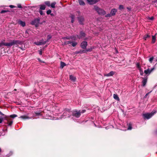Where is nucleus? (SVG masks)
<instances>
[{
    "label": "nucleus",
    "mask_w": 157,
    "mask_h": 157,
    "mask_svg": "<svg viewBox=\"0 0 157 157\" xmlns=\"http://www.w3.org/2000/svg\"><path fill=\"white\" fill-rule=\"evenodd\" d=\"M85 33L81 32L80 33V35L78 36H77V37L78 38L80 39L84 38L85 36Z\"/></svg>",
    "instance_id": "11"
},
{
    "label": "nucleus",
    "mask_w": 157,
    "mask_h": 157,
    "mask_svg": "<svg viewBox=\"0 0 157 157\" xmlns=\"http://www.w3.org/2000/svg\"><path fill=\"white\" fill-rule=\"evenodd\" d=\"M90 4L92 5L98 2L99 0H87Z\"/></svg>",
    "instance_id": "8"
},
{
    "label": "nucleus",
    "mask_w": 157,
    "mask_h": 157,
    "mask_svg": "<svg viewBox=\"0 0 157 157\" xmlns=\"http://www.w3.org/2000/svg\"><path fill=\"white\" fill-rule=\"evenodd\" d=\"M66 38L65 37L63 38V39H66Z\"/></svg>",
    "instance_id": "55"
},
{
    "label": "nucleus",
    "mask_w": 157,
    "mask_h": 157,
    "mask_svg": "<svg viewBox=\"0 0 157 157\" xmlns=\"http://www.w3.org/2000/svg\"><path fill=\"white\" fill-rule=\"evenodd\" d=\"M155 112H152L151 113H146L144 114L143 115L144 119H148L151 118L154 114Z\"/></svg>",
    "instance_id": "2"
},
{
    "label": "nucleus",
    "mask_w": 157,
    "mask_h": 157,
    "mask_svg": "<svg viewBox=\"0 0 157 157\" xmlns=\"http://www.w3.org/2000/svg\"><path fill=\"white\" fill-rule=\"evenodd\" d=\"M78 2L80 5H83L85 4L84 2L82 0H79Z\"/></svg>",
    "instance_id": "28"
},
{
    "label": "nucleus",
    "mask_w": 157,
    "mask_h": 157,
    "mask_svg": "<svg viewBox=\"0 0 157 157\" xmlns=\"http://www.w3.org/2000/svg\"><path fill=\"white\" fill-rule=\"evenodd\" d=\"M149 19L151 20H152L154 19V17H149Z\"/></svg>",
    "instance_id": "47"
},
{
    "label": "nucleus",
    "mask_w": 157,
    "mask_h": 157,
    "mask_svg": "<svg viewBox=\"0 0 157 157\" xmlns=\"http://www.w3.org/2000/svg\"><path fill=\"white\" fill-rule=\"evenodd\" d=\"M40 9L39 10H44L46 8V6L44 4H41L39 5Z\"/></svg>",
    "instance_id": "14"
},
{
    "label": "nucleus",
    "mask_w": 157,
    "mask_h": 157,
    "mask_svg": "<svg viewBox=\"0 0 157 157\" xmlns=\"http://www.w3.org/2000/svg\"><path fill=\"white\" fill-rule=\"evenodd\" d=\"M70 79L71 81L75 82V81L76 78L75 77L72 75H70Z\"/></svg>",
    "instance_id": "17"
},
{
    "label": "nucleus",
    "mask_w": 157,
    "mask_h": 157,
    "mask_svg": "<svg viewBox=\"0 0 157 157\" xmlns=\"http://www.w3.org/2000/svg\"><path fill=\"white\" fill-rule=\"evenodd\" d=\"M139 71L140 72V75H144V73L142 69H141L140 70H139Z\"/></svg>",
    "instance_id": "36"
},
{
    "label": "nucleus",
    "mask_w": 157,
    "mask_h": 157,
    "mask_svg": "<svg viewBox=\"0 0 157 157\" xmlns=\"http://www.w3.org/2000/svg\"><path fill=\"white\" fill-rule=\"evenodd\" d=\"M46 43V41H44L43 40H41L40 41L37 42H35L34 44L36 45H42Z\"/></svg>",
    "instance_id": "7"
},
{
    "label": "nucleus",
    "mask_w": 157,
    "mask_h": 157,
    "mask_svg": "<svg viewBox=\"0 0 157 157\" xmlns=\"http://www.w3.org/2000/svg\"><path fill=\"white\" fill-rule=\"evenodd\" d=\"M87 45V43L85 41H83L81 44V47L83 49H85Z\"/></svg>",
    "instance_id": "4"
},
{
    "label": "nucleus",
    "mask_w": 157,
    "mask_h": 157,
    "mask_svg": "<svg viewBox=\"0 0 157 157\" xmlns=\"http://www.w3.org/2000/svg\"><path fill=\"white\" fill-rule=\"evenodd\" d=\"M56 4V2H52L50 6L52 7V8H55V6Z\"/></svg>",
    "instance_id": "25"
},
{
    "label": "nucleus",
    "mask_w": 157,
    "mask_h": 157,
    "mask_svg": "<svg viewBox=\"0 0 157 157\" xmlns=\"http://www.w3.org/2000/svg\"><path fill=\"white\" fill-rule=\"evenodd\" d=\"M21 49H22V50H25V49H24V48H20Z\"/></svg>",
    "instance_id": "51"
},
{
    "label": "nucleus",
    "mask_w": 157,
    "mask_h": 157,
    "mask_svg": "<svg viewBox=\"0 0 157 157\" xmlns=\"http://www.w3.org/2000/svg\"><path fill=\"white\" fill-rule=\"evenodd\" d=\"M72 42L71 41H66L65 42V44H71Z\"/></svg>",
    "instance_id": "31"
},
{
    "label": "nucleus",
    "mask_w": 157,
    "mask_h": 157,
    "mask_svg": "<svg viewBox=\"0 0 157 157\" xmlns=\"http://www.w3.org/2000/svg\"><path fill=\"white\" fill-rule=\"evenodd\" d=\"M39 12L41 15H44V13H43V12L42 11V10H39Z\"/></svg>",
    "instance_id": "32"
},
{
    "label": "nucleus",
    "mask_w": 157,
    "mask_h": 157,
    "mask_svg": "<svg viewBox=\"0 0 157 157\" xmlns=\"http://www.w3.org/2000/svg\"><path fill=\"white\" fill-rule=\"evenodd\" d=\"M113 97L115 99L117 100V101H119L120 99L117 94H114L113 95Z\"/></svg>",
    "instance_id": "21"
},
{
    "label": "nucleus",
    "mask_w": 157,
    "mask_h": 157,
    "mask_svg": "<svg viewBox=\"0 0 157 157\" xmlns=\"http://www.w3.org/2000/svg\"><path fill=\"white\" fill-rule=\"evenodd\" d=\"M115 73V72L113 71H111L107 74H105L104 75V76L107 77L111 76H112L113 75H114Z\"/></svg>",
    "instance_id": "10"
},
{
    "label": "nucleus",
    "mask_w": 157,
    "mask_h": 157,
    "mask_svg": "<svg viewBox=\"0 0 157 157\" xmlns=\"http://www.w3.org/2000/svg\"><path fill=\"white\" fill-rule=\"evenodd\" d=\"M39 22V20L38 19H35L32 22V24L35 25L36 27L38 25Z\"/></svg>",
    "instance_id": "5"
},
{
    "label": "nucleus",
    "mask_w": 157,
    "mask_h": 157,
    "mask_svg": "<svg viewBox=\"0 0 157 157\" xmlns=\"http://www.w3.org/2000/svg\"><path fill=\"white\" fill-rule=\"evenodd\" d=\"M38 59V60H39V61H40V62H42V63H44V62H43V61H42L40 60V59Z\"/></svg>",
    "instance_id": "49"
},
{
    "label": "nucleus",
    "mask_w": 157,
    "mask_h": 157,
    "mask_svg": "<svg viewBox=\"0 0 157 157\" xmlns=\"http://www.w3.org/2000/svg\"><path fill=\"white\" fill-rule=\"evenodd\" d=\"M71 22L73 23L74 21L75 16L73 15H71Z\"/></svg>",
    "instance_id": "29"
},
{
    "label": "nucleus",
    "mask_w": 157,
    "mask_h": 157,
    "mask_svg": "<svg viewBox=\"0 0 157 157\" xmlns=\"http://www.w3.org/2000/svg\"><path fill=\"white\" fill-rule=\"evenodd\" d=\"M8 12V11L7 10H2L1 12V13H6V12Z\"/></svg>",
    "instance_id": "42"
},
{
    "label": "nucleus",
    "mask_w": 157,
    "mask_h": 157,
    "mask_svg": "<svg viewBox=\"0 0 157 157\" xmlns=\"http://www.w3.org/2000/svg\"><path fill=\"white\" fill-rule=\"evenodd\" d=\"M143 80L142 81V83H143V86H145L147 82V78H143Z\"/></svg>",
    "instance_id": "20"
},
{
    "label": "nucleus",
    "mask_w": 157,
    "mask_h": 157,
    "mask_svg": "<svg viewBox=\"0 0 157 157\" xmlns=\"http://www.w3.org/2000/svg\"><path fill=\"white\" fill-rule=\"evenodd\" d=\"M17 7L18 8H21L22 7L21 5L20 4H18L17 5Z\"/></svg>",
    "instance_id": "44"
},
{
    "label": "nucleus",
    "mask_w": 157,
    "mask_h": 157,
    "mask_svg": "<svg viewBox=\"0 0 157 157\" xmlns=\"http://www.w3.org/2000/svg\"><path fill=\"white\" fill-rule=\"evenodd\" d=\"M25 33H28V31H26L25 32Z\"/></svg>",
    "instance_id": "53"
},
{
    "label": "nucleus",
    "mask_w": 157,
    "mask_h": 157,
    "mask_svg": "<svg viewBox=\"0 0 157 157\" xmlns=\"http://www.w3.org/2000/svg\"><path fill=\"white\" fill-rule=\"evenodd\" d=\"M5 43L2 41L1 43H0V47H2L3 45L5 46Z\"/></svg>",
    "instance_id": "34"
},
{
    "label": "nucleus",
    "mask_w": 157,
    "mask_h": 157,
    "mask_svg": "<svg viewBox=\"0 0 157 157\" xmlns=\"http://www.w3.org/2000/svg\"><path fill=\"white\" fill-rule=\"evenodd\" d=\"M111 16H112L111 15V13H110V14H107L105 17H111Z\"/></svg>",
    "instance_id": "43"
},
{
    "label": "nucleus",
    "mask_w": 157,
    "mask_h": 157,
    "mask_svg": "<svg viewBox=\"0 0 157 157\" xmlns=\"http://www.w3.org/2000/svg\"><path fill=\"white\" fill-rule=\"evenodd\" d=\"M2 121H3L2 118H0V123H2Z\"/></svg>",
    "instance_id": "48"
},
{
    "label": "nucleus",
    "mask_w": 157,
    "mask_h": 157,
    "mask_svg": "<svg viewBox=\"0 0 157 157\" xmlns=\"http://www.w3.org/2000/svg\"><path fill=\"white\" fill-rule=\"evenodd\" d=\"M79 22L80 24H82L84 21V18L83 17H80L78 18Z\"/></svg>",
    "instance_id": "24"
},
{
    "label": "nucleus",
    "mask_w": 157,
    "mask_h": 157,
    "mask_svg": "<svg viewBox=\"0 0 157 157\" xmlns=\"http://www.w3.org/2000/svg\"><path fill=\"white\" fill-rule=\"evenodd\" d=\"M119 8L120 10H121L124 8V7L123 5H120L119 6Z\"/></svg>",
    "instance_id": "37"
},
{
    "label": "nucleus",
    "mask_w": 157,
    "mask_h": 157,
    "mask_svg": "<svg viewBox=\"0 0 157 157\" xmlns=\"http://www.w3.org/2000/svg\"><path fill=\"white\" fill-rule=\"evenodd\" d=\"M151 91H150V92L147 93V94H146L145 95V96H144V98H146L147 97L148 95L149 94L151 93Z\"/></svg>",
    "instance_id": "45"
},
{
    "label": "nucleus",
    "mask_w": 157,
    "mask_h": 157,
    "mask_svg": "<svg viewBox=\"0 0 157 157\" xmlns=\"http://www.w3.org/2000/svg\"><path fill=\"white\" fill-rule=\"evenodd\" d=\"M20 118H21L23 119H30V118L26 115L22 116L19 117Z\"/></svg>",
    "instance_id": "18"
},
{
    "label": "nucleus",
    "mask_w": 157,
    "mask_h": 157,
    "mask_svg": "<svg viewBox=\"0 0 157 157\" xmlns=\"http://www.w3.org/2000/svg\"><path fill=\"white\" fill-rule=\"evenodd\" d=\"M6 120L7 121L8 125L9 126L11 125L12 124L13 121L10 120V119L7 118L6 119Z\"/></svg>",
    "instance_id": "19"
},
{
    "label": "nucleus",
    "mask_w": 157,
    "mask_h": 157,
    "mask_svg": "<svg viewBox=\"0 0 157 157\" xmlns=\"http://www.w3.org/2000/svg\"><path fill=\"white\" fill-rule=\"evenodd\" d=\"M154 69V68H153L151 69L148 68L147 70H144V73L146 75H149Z\"/></svg>",
    "instance_id": "6"
},
{
    "label": "nucleus",
    "mask_w": 157,
    "mask_h": 157,
    "mask_svg": "<svg viewBox=\"0 0 157 157\" xmlns=\"http://www.w3.org/2000/svg\"><path fill=\"white\" fill-rule=\"evenodd\" d=\"M51 10H49L47 11V13L48 14H51Z\"/></svg>",
    "instance_id": "38"
},
{
    "label": "nucleus",
    "mask_w": 157,
    "mask_h": 157,
    "mask_svg": "<svg viewBox=\"0 0 157 157\" xmlns=\"http://www.w3.org/2000/svg\"><path fill=\"white\" fill-rule=\"evenodd\" d=\"M18 23L23 27L25 26V22L21 20L19 21H18Z\"/></svg>",
    "instance_id": "16"
},
{
    "label": "nucleus",
    "mask_w": 157,
    "mask_h": 157,
    "mask_svg": "<svg viewBox=\"0 0 157 157\" xmlns=\"http://www.w3.org/2000/svg\"><path fill=\"white\" fill-rule=\"evenodd\" d=\"M132 128L131 125L130 124H129L128 125V129L129 130H131Z\"/></svg>",
    "instance_id": "41"
},
{
    "label": "nucleus",
    "mask_w": 157,
    "mask_h": 157,
    "mask_svg": "<svg viewBox=\"0 0 157 157\" xmlns=\"http://www.w3.org/2000/svg\"><path fill=\"white\" fill-rule=\"evenodd\" d=\"M65 113H64L63 114V116H65Z\"/></svg>",
    "instance_id": "52"
},
{
    "label": "nucleus",
    "mask_w": 157,
    "mask_h": 157,
    "mask_svg": "<svg viewBox=\"0 0 157 157\" xmlns=\"http://www.w3.org/2000/svg\"><path fill=\"white\" fill-rule=\"evenodd\" d=\"M66 64L64 62H61L60 63V67L62 68H63L65 66Z\"/></svg>",
    "instance_id": "26"
},
{
    "label": "nucleus",
    "mask_w": 157,
    "mask_h": 157,
    "mask_svg": "<svg viewBox=\"0 0 157 157\" xmlns=\"http://www.w3.org/2000/svg\"><path fill=\"white\" fill-rule=\"evenodd\" d=\"M44 3L47 6L49 7L50 6L51 3L49 1H46L44 2Z\"/></svg>",
    "instance_id": "23"
},
{
    "label": "nucleus",
    "mask_w": 157,
    "mask_h": 157,
    "mask_svg": "<svg viewBox=\"0 0 157 157\" xmlns=\"http://www.w3.org/2000/svg\"><path fill=\"white\" fill-rule=\"evenodd\" d=\"M153 57H151V58H150L149 59V62H150V63H151L152 61H153Z\"/></svg>",
    "instance_id": "39"
},
{
    "label": "nucleus",
    "mask_w": 157,
    "mask_h": 157,
    "mask_svg": "<svg viewBox=\"0 0 157 157\" xmlns=\"http://www.w3.org/2000/svg\"><path fill=\"white\" fill-rule=\"evenodd\" d=\"M5 46L10 47L14 45L13 40L9 43H5Z\"/></svg>",
    "instance_id": "9"
},
{
    "label": "nucleus",
    "mask_w": 157,
    "mask_h": 157,
    "mask_svg": "<svg viewBox=\"0 0 157 157\" xmlns=\"http://www.w3.org/2000/svg\"><path fill=\"white\" fill-rule=\"evenodd\" d=\"M71 44L72 45L73 47H75L77 45V44L75 42H72Z\"/></svg>",
    "instance_id": "30"
},
{
    "label": "nucleus",
    "mask_w": 157,
    "mask_h": 157,
    "mask_svg": "<svg viewBox=\"0 0 157 157\" xmlns=\"http://www.w3.org/2000/svg\"><path fill=\"white\" fill-rule=\"evenodd\" d=\"M94 9L97 11L98 13L101 15H104L105 14V12L97 6H95Z\"/></svg>",
    "instance_id": "3"
},
{
    "label": "nucleus",
    "mask_w": 157,
    "mask_h": 157,
    "mask_svg": "<svg viewBox=\"0 0 157 157\" xmlns=\"http://www.w3.org/2000/svg\"><path fill=\"white\" fill-rule=\"evenodd\" d=\"M93 48H93L91 47L90 48H88V49H86V51L83 50V53H85V51H86V52H91Z\"/></svg>",
    "instance_id": "22"
},
{
    "label": "nucleus",
    "mask_w": 157,
    "mask_h": 157,
    "mask_svg": "<svg viewBox=\"0 0 157 157\" xmlns=\"http://www.w3.org/2000/svg\"><path fill=\"white\" fill-rule=\"evenodd\" d=\"M117 11V10L116 9H112L110 12L111 15L112 16L115 15Z\"/></svg>",
    "instance_id": "13"
},
{
    "label": "nucleus",
    "mask_w": 157,
    "mask_h": 157,
    "mask_svg": "<svg viewBox=\"0 0 157 157\" xmlns=\"http://www.w3.org/2000/svg\"><path fill=\"white\" fill-rule=\"evenodd\" d=\"M150 37V36L148 35H147L145 36H144V39L146 40L147 38L148 37Z\"/></svg>",
    "instance_id": "35"
},
{
    "label": "nucleus",
    "mask_w": 157,
    "mask_h": 157,
    "mask_svg": "<svg viewBox=\"0 0 157 157\" xmlns=\"http://www.w3.org/2000/svg\"><path fill=\"white\" fill-rule=\"evenodd\" d=\"M84 40H86V38H85L84 39Z\"/></svg>",
    "instance_id": "56"
},
{
    "label": "nucleus",
    "mask_w": 157,
    "mask_h": 157,
    "mask_svg": "<svg viewBox=\"0 0 157 157\" xmlns=\"http://www.w3.org/2000/svg\"><path fill=\"white\" fill-rule=\"evenodd\" d=\"M51 16H53V13H51Z\"/></svg>",
    "instance_id": "54"
},
{
    "label": "nucleus",
    "mask_w": 157,
    "mask_h": 157,
    "mask_svg": "<svg viewBox=\"0 0 157 157\" xmlns=\"http://www.w3.org/2000/svg\"><path fill=\"white\" fill-rule=\"evenodd\" d=\"M17 117V116L16 114L11 115L10 116V117L12 118H15Z\"/></svg>",
    "instance_id": "33"
},
{
    "label": "nucleus",
    "mask_w": 157,
    "mask_h": 157,
    "mask_svg": "<svg viewBox=\"0 0 157 157\" xmlns=\"http://www.w3.org/2000/svg\"><path fill=\"white\" fill-rule=\"evenodd\" d=\"M13 41L14 45H17L18 44H21L22 43L21 41L19 40H13Z\"/></svg>",
    "instance_id": "12"
},
{
    "label": "nucleus",
    "mask_w": 157,
    "mask_h": 157,
    "mask_svg": "<svg viewBox=\"0 0 157 157\" xmlns=\"http://www.w3.org/2000/svg\"><path fill=\"white\" fill-rule=\"evenodd\" d=\"M39 54L40 55H42V49H40V50L39 51Z\"/></svg>",
    "instance_id": "40"
},
{
    "label": "nucleus",
    "mask_w": 157,
    "mask_h": 157,
    "mask_svg": "<svg viewBox=\"0 0 157 157\" xmlns=\"http://www.w3.org/2000/svg\"><path fill=\"white\" fill-rule=\"evenodd\" d=\"M9 7L11 8H14L15 7V6L12 5H10Z\"/></svg>",
    "instance_id": "46"
},
{
    "label": "nucleus",
    "mask_w": 157,
    "mask_h": 157,
    "mask_svg": "<svg viewBox=\"0 0 157 157\" xmlns=\"http://www.w3.org/2000/svg\"><path fill=\"white\" fill-rule=\"evenodd\" d=\"M85 112V110H83L81 112L80 111H73L72 113V115L78 118L80 117L81 113H84Z\"/></svg>",
    "instance_id": "1"
},
{
    "label": "nucleus",
    "mask_w": 157,
    "mask_h": 157,
    "mask_svg": "<svg viewBox=\"0 0 157 157\" xmlns=\"http://www.w3.org/2000/svg\"><path fill=\"white\" fill-rule=\"evenodd\" d=\"M136 67L138 68V69L139 70L141 69V67L140 65V63H137L136 64Z\"/></svg>",
    "instance_id": "27"
},
{
    "label": "nucleus",
    "mask_w": 157,
    "mask_h": 157,
    "mask_svg": "<svg viewBox=\"0 0 157 157\" xmlns=\"http://www.w3.org/2000/svg\"><path fill=\"white\" fill-rule=\"evenodd\" d=\"M156 61H157V60H156Z\"/></svg>",
    "instance_id": "57"
},
{
    "label": "nucleus",
    "mask_w": 157,
    "mask_h": 157,
    "mask_svg": "<svg viewBox=\"0 0 157 157\" xmlns=\"http://www.w3.org/2000/svg\"><path fill=\"white\" fill-rule=\"evenodd\" d=\"M48 39H50L51 38V37L50 36H48Z\"/></svg>",
    "instance_id": "50"
},
{
    "label": "nucleus",
    "mask_w": 157,
    "mask_h": 157,
    "mask_svg": "<svg viewBox=\"0 0 157 157\" xmlns=\"http://www.w3.org/2000/svg\"><path fill=\"white\" fill-rule=\"evenodd\" d=\"M156 34H155L154 35L152 36V40L151 41V43L152 44H154L156 40Z\"/></svg>",
    "instance_id": "15"
}]
</instances>
